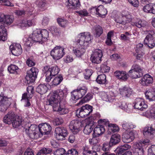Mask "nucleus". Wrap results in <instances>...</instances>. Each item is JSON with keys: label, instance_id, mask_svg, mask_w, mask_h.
<instances>
[{"label": "nucleus", "instance_id": "4c0bfd02", "mask_svg": "<svg viewBox=\"0 0 155 155\" xmlns=\"http://www.w3.org/2000/svg\"><path fill=\"white\" fill-rule=\"evenodd\" d=\"M75 90L77 91V92L79 97L81 98L86 94L87 89L85 87H78L77 89Z\"/></svg>", "mask_w": 155, "mask_h": 155}, {"label": "nucleus", "instance_id": "680f3d73", "mask_svg": "<svg viewBox=\"0 0 155 155\" xmlns=\"http://www.w3.org/2000/svg\"><path fill=\"white\" fill-rule=\"evenodd\" d=\"M131 70L138 72L139 73V72H143L142 69L141 68L140 66L137 64L133 65L132 67Z\"/></svg>", "mask_w": 155, "mask_h": 155}, {"label": "nucleus", "instance_id": "c85d7f7f", "mask_svg": "<svg viewBox=\"0 0 155 155\" xmlns=\"http://www.w3.org/2000/svg\"><path fill=\"white\" fill-rule=\"evenodd\" d=\"M35 42H38L39 43L42 44L43 41L42 39H36V40H34L33 39H26L24 44L25 46L30 47L32 45V44Z\"/></svg>", "mask_w": 155, "mask_h": 155}, {"label": "nucleus", "instance_id": "69168bd1", "mask_svg": "<svg viewBox=\"0 0 155 155\" xmlns=\"http://www.w3.org/2000/svg\"><path fill=\"white\" fill-rule=\"evenodd\" d=\"M144 23V21H143L141 20H139L137 22L134 23V25H136L138 28H140L145 26Z\"/></svg>", "mask_w": 155, "mask_h": 155}, {"label": "nucleus", "instance_id": "393cba45", "mask_svg": "<svg viewBox=\"0 0 155 155\" xmlns=\"http://www.w3.org/2000/svg\"><path fill=\"white\" fill-rule=\"evenodd\" d=\"M25 122L22 121V119L21 118L16 117L11 124L14 127L17 128L21 126L22 127V124H25Z\"/></svg>", "mask_w": 155, "mask_h": 155}, {"label": "nucleus", "instance_id": "37998d69", "mask_svg": "<svg viewBox=\"0 0 155 155\" xmlns=\"http://www.w3.org/2000/svg\"><path fill=\"white\" fill-rule=\"evenodd\" d=\"M122 126L123 128L125 130H127L130 129H133L136 127L135 125L131 123H128L126 122L122 124Z\"/></svg>", "mask_w": 155, "mask_h": 155}, {"label": "nucleus", "instance_id": "052dcab7", "mask_svg": "<svg viewBox=\"0 0 155 155\" xmlns=\"http://www.w3.org/2000/svg\"><path fill=\"white\" fill-rule=\"evenodd\" d=\"M118 106L119 107L121 108L122 109L125 110H127V108L128 107L126 104V103L125 102H119V103H118Z\"/></svg>", "mask_w": 155, "mask_h": 155}, {"label": "nucleus", "instance_id": "9b49d317", "mask_svg": "<svg viewBox=\"0 0 155 155\" xmlns=\"http://www.w3.org/2000/svg\"><path fill=\"white\" fill-rule=\"evenodd\" d=\"M12 100L11 98L0 95V109L2 111H4L7 110L11 104Z\"/></svg>", "mask_w": 155, "mask_h": 155}, {"label": "nucleus", "instance_id": "bf43d9fd", "mask_svg": "<svg viewBox=\"0 0 155 155\" xmlns=\"http://www.w3.org/2000/svg\"><path fill=\"white\" fill-rule=\"evenodd\" d=\"M92 74V70L90 69H86L84 73V78L86 79H89Z\"/></svg>", "mask_w": 155, "mask_h": 155}, {"label": "nucleus", "instance_id": "7ed1b4c3", "mask_svg": "<svg viewBox=\"0 0 155 155\" xmlns=\"http://www.w3.org/2000/svg\"><path fill=\"white\" fill-rule=\"evenodd\" d=\"M22 127L25 129V132L28 136L32 139L39 138L38 133L39 128L35 124L25 122V124H22Z\"/></svg>", "mask_w": 155, "mask_h": 155}, {"label": "nucleus", "instance_id": "3c124183", "mask_svg": "<svg viewBox=\"0 0 155 155\" xmlns=\"http://www.w3.org/2000/svg\"><path fill=\"white\" fill-rule=\"evenodd\" d=\"M71 98L74 101H76L79 99L81 98V97H80L79 95H78L77 91L74 90L72 91L71 93Z\"/></svg>", "mask_w": 155, "mask_h": 155}, {"label": "nucleus", "instance_id": "e433bc0d", "mask_svg": "<svg viewBox=\"0 0 155 155\" xmlns=\"http://www.w3.org/2000/svg\"><path fill=\"white\" fill-rule=\"evenodd\" d=\"M33 24V22L32 20H24L20 22V26L22 28L24 27H29L32 25Z\"/></svg>", "mask_w": 155, "mask_h": 155}, {"label": "nucleus", "instance_id": "423d86ee", "mask_svg": "<svg viewBox=\"0 0 155 155\" xmlns=\"http://www.w3.org/2000/svg\"><path fill=\"white\" fill-rule=\"evenodd\" d=\"M49 33L46 29L40 30L36 29L34 31L31 35H30L29 38L31 39H47L48 37Z\"/></svg>", "mask_w": 155, "mask_h": 155}, {"label": "nucleus", "instance_id": "5701e85b", "mask_svg": "<svg viewBox=\"0 0 155 155\" xmlns=\"http://www.w3.org/2000/svg\"><path fill=\"white\" fill-rule=\"evenodd\" d=\"M105 132V129L103 125H98L94 128L93 134L98 137Z\"/></svg>", "mask_w": 155, "mask_h": 155}, {"label": "nucleus", "instance_id": "09e8293b", "mask_svg": "<svg viewBox=\"0 0 155 155\" xmlns=\"http://www.w3.org/2000/svg\"><path fill=\"white\" fill-rule=\"evenodd\" d=\"M153 4L146 5L143 8V10L146 13H152Z\"/></svg>", "mask_w": 155, "mask_h": 155}, {"label": "nucleus", "instance_id": "f03ea898", "mask_svg": "<svg viewBox=\"0 0 155 155\" xmlns=\"http://www.w3.org/2000/svg\"><path fill=\"white\" fill-rule=\"evenodd\" d=\"M91 42V39H77L74 41V44L78 45V44L81 46V47L74 49L73 51L74 54L78 57H80L84 53L86 48Z\"/></svg>", "mask_w": 155, "mask_h": 155}, {"label": "nucleus", "instance_id": "f704fd0d", "mask_svg": "<svg viewBox=\"0 0 155 155\" xmlns=\"http://www.w3.org/2000/svg\"><path fill=\"white\" fill-rule=\"evenodd\" d=\"M7 34L6 29L4 26L2 25L0 26V39L7 38Z\"/></svg>", "mask_w": 155, "mask_h": 155}, {"label": "nucleus", "instance_id": "1a4fd4ad", "mask_svg": "<svg viewBox=\"0 0 155 155\" xmlns=\"http://www.w3.org/2000/svg\"><path fill=\"white\" fill-rule=\"evenodd\" d=\"M39 71L38 68L32 67L27 71L26 78L29 82H34L37 78Z\"/></svg>", "mask_w": 155, "mask_h": 155}, {"label": "nucleus", "instance_id": "a19ab883", "mask_svg": "<svg viewBox=\"0 0 155 155\" xmlns=\"http://www.w3.org/2000/svg\"><path fill=\"white\" fill-rule=\"evenodd\" d=\"M153 39H144V44L148 46V48H152L155 45Z\"/></svg>", "mask_w": 155, "mask_h": 155}, {"label": "nucleus", "instance_id": "473e14b6", "mask_svg": "<svg viewBox=\"0 0 155 155\" xmlns=\"http://www.w3.org/2000/svg\"><path fill=\"white\" fill-rule=\"evenodd\" d=\"M97 83L100 84H104L106 82V76L104 74L98 75L96 80Z\"/></svg>", "mask_w": 155, "mask_h": 155}, {"label": "nucleus", "instance_id": "a211bd4d", "mask_svg": "<svg viewBox=\"0 0 155 155\" xmlns=\"http://www.w3.org/2000/svg\"><path fill=\"white\" fill-rule=\"evenodd\" d=\"M120 94L125 98H128L130 97L132 92L131 89L126 86L124 87L119 89Z\"/></svg>", "mask_w": 155, "mask_h": 155}, {"label": "nucleus", "instance_id": "4468645a", "mask_svg": "<svg viewBox=\"0 0 155 155\" xmlns=\"http://www.w3.org/2000/svg\"><path fill=\"white\" fill-rule=\"evenodd\" d=\"M82 125L81 121L74 120L71 122L69 126L73 133L76 134L78 132L80 127Z\"/></svg>", "mask_w": 155, "mask_h": 155}, {"label": "nucleus", "instance_id": "f3484780", "mask_svg": "<svg viewBox=\"0 0 155 155\" xmlns=\"http://www.w3.org/2000/svg\"><path fill=\"white\" fill-rule=\"evenodd\" d=\"M152 77L148 74H146L140 81L139 82L143 86H148L150 84L153 82Z\"/></svg>", "mask_w": 155, "mask_h": 155}, {"label": "nucleus", "instance_id": "603ef678", "mask_svg": "<svg viewBox=\"0 0 155 155\" xmlns=\"http://www.w3.org/2000/svg\"><path fill=\"white\" fill-rule=\"evenodd\" d=\"M65 150L63 148L57 149L54 153V155H64L65 154Z\"/></svg>", "mask_w": 155, "mask_h": 155}, {"label": "nucleus", "instance_id": "4d7b16f0", "mask_svg": "<svg viewBox=\"0 0 155 155\" xmlns=\"http://www.w3.org/2000/svg\"><path fill=\"white\" fill-rule=\"evenodd\" d=\"M101 58L100 57L97 56H91V59L93 63L96 64H98L101 61Z\"/></svg>", "mask_w": 155, "mask_h": 155}, {"label": "nucleus", "instance_id": "49530a36", "mask_svg": "<svg viewBox=\"0 0 155 155\" xmlns=\"http://www.w3.org/2000/svg\"><path fill=\"white\" fill-rule=\"evenodd\" d=\"M102 50L99 49H95L93 51V53L91 56L99 57L101 58L102 56Z\"/></svg>", "mask_w": 155, "mask_h": 155}, {"label": "nucleus", "instance_id": "bb28decb", "mask_svg": "<svg viewBox=\"0 0 155 155\" xmlns=\"http://www.w3.org/2000/svg\"><path fill=\"white\" fill-rule=\"evenodd\" d=\"M48 90V87L45 84H40L37 87L36 91L41 94L46 93Z\"/></svg>", "mask_w": 155, "mask_h": 155}, {"label": "nucleus", "instance_id": "de8ad7c7", "mask_svg": "<svg viewBox=\"0 0 155 155\" xmlns=\"http://www.w3.org/2000/svg\"><path fill=\"white\" fill-rule=\"evenodd\" d=\"M93 129L92 125H87L85 127L83 132L85 134H89L92 131Z\"/></svg>", "mask_w": 155, "mask_h": 155}, {"label": "nucleus", "instance_id": "cd10ccee", "mask_svg": "<svg viewBox=\"0 0 155 155\" xmlns=\"http://www.w3.org/2000/svg\"><path fill=\"white\" fill-rule=\"evenodd\" d=\"M154 129L151 127H148L144 129L143 131V135L148 137H151Z\"/></svg>", "mask_w": 155, "mask_h": 155}, {"label": "nucleus", "instance_id": "774afa93", "mask_svg": "<svg viewBox=\"0 0 155 155\" xmlns=\"http://www.w3.org/2000/svg\"><path fill=\"white\" fill-rule=\"evenodd\" d=\"M148 155H155V145L148 149Z\"/></svg>", "mask_w": 155, "mask_h": 155}, {"label": "nucleus", "instance_id": "dca6fc26", "mask_svg": "<svg viewBox=\"0 0 155 155\" xmlns=\"http://www.w3.org/2000/svg\"><path fill=\"white\" fill-rule=\"evenodd\" d=\"M10 49L12 54L16 56L20 55L22 52L21 46L19 44L14 43L11 45Z\"/></svg>", "mask_w": 155, "mask_h": 155}, {"label": "nucleus", "instance_id": "8fccbe9b", "mask_svg": "<svg viewBox=\"0 0 155 155\" xmlns=\"http://www.w3.org/2000/svg\"><path fill=\"white\" fill-rule=\"evenodd\" d=\"M98 136H96L93 134V137L92 139H90L89 140V142L90 144L92 145L98 143L99 141V139L97 138Z\"/></svg>", "mask_w": 155, "mask_h": 155}, {"label": "nucleus", "instance_id": "72a5a7b5", "mask_svg": "<svg viewBox=\"0 0 155 155\" xmlns=\"http://www.w3.org/2000/svg\"><path fill=\"white\" fill-rule=\"evenodd\" d=\"M130 76L133 78H137L141 77L143 76V72L136 71L133 70H130L129 71Z\"/></svg>", "mask_w": 155, "mask_h": 155}, {"label": "nucleus", "instance_id": "39448f33", "mask_svg": "<svg viewBox=\"0 0 155 155\" xmlns=\"http://www.w3.org/2000/svg\"><path fill=\"white\" fill-rule=\"evenodd\" d=\"M93 111L92 107L88 104L83 106L77 110V115L78 117L85 118L89 115Z\"/></svg>", "mask_w": 155, "mask_h": 155}, {"label": "nucleus", "instance_id": "6e6552de", "mask_svg": "<svg viewBox=\"0 0 155 155\" xmlns=\"http://www.w3.org/2000/svg\"><path fill=\"white\" fill-rule=\"evenodd\" d=\"M131 20V16L129 12L127 11H122L121 16L118 17L115 19L116 22L123 25L130 21Z\"/></svg>", "mask_w": 155, "mask_h": 155}, {"label": "nucleus", "instance_id": "7c9ffc66", "mask_svg": "<svg viewBox=\"0 0 155 155\" xmlns=\"http://www.w3.org/2000/svg\"><path fill=\"white\" fill-rule=\"evenodd\" d=\"M82 150L83 155H97L96 151L90 150L87 147H83Z\"/></svg>", "mask_w": 155, "mask_h": 155}, {"label": "nucleus", "instance_id": "338daca9", "mask_svg": "<svg viewBox=\"0 0 155 155\" xmlns=\"http://www.w3.org/2000/svg\"><path fill=\"white\" fill-rule=\"evenodd\" d=\"M147 117L153 118H155V109L151 107L150 111V115Z\"/></svg>", "mask_w": 155, "mask_h": 155}, {"label": "nucleus", "instance_id": "864d4df0", "mask_svg": "<svg viewBox=\"0 0 155 155\" xmlns=\"http://www.w3.org/2000/svg\"><path fill=\"white\" fill-rule=\"evenodd\" d=\"M95 29L96 31L97 36H100L103 33L102 28L99 25L95 26Z\"/></svg>", "mask_w": 155, "mask_h": 155}, {"label": "nucleus", "instance_id": "e2e57ef3", "mask_svg": "<svg viewBox=\"0 0 155 155\" xmlns=\"http://www.w3.org/2000/svg\"><path fill=\"white\" fill-rule=\"evenodd\" d=\"M110 68L105 64H102L101 67V70L103 73H106L109 71Z\"/></svg>", "mask_w": 155, "mask_h": 155}, {"label": "nucleus", "instance_id": "2eb2a0df", "mask_svg": "<svg viewBox=\"0 0 155 155\" xmlns=\"http://www.w3.org/2000/svg\"><path fill=\"white\" fill-rule=\"evenodd\" d=\"M134 107L135 109L143 111L148 107L147 104L143 100L140 98H136L134 102Z\"/></svg>", "mask_w": 155, "mask_h": 155}, {"label": "nucleus", "instance_id": "aec40b11", "mask_svg": "<svg viewBox=\"0 0 155 155\" xmlns=\"http://www.w3.org/2000/svg\"><path fill=\"white\" fill-rule=\"evenodd\" d=\"M16 116L13 112H9L4 117L3 122L5 124H11Z\"/></svg>", "mask_w": 155, "mask_h": 155}, {"label": "nucleus", "instance_id": "6ab92c4d", "mask_svg": "<svg viewBox=\"0 0 155 155\" xmlns=\"http://www.w3.org/2000/svg\"><path fill=\"white\" fill-rule=\"evenodd\" d=\"M133 147V153L134 155H143L144 151L141 144L136 143Z\"/></svg>", "mask_w": 155, "mask_h": 155}, {"label": "nucleus", "instance_id": "79ce46f5", "mask_svg": "<svg viewBox=\"0 0 155 155\" xmlns=\"http://www.w3.org/2000/svg\"><path fill=\"white\" fill-rule=\"evenodd\" d=\"M92 97V94L90 93H87L85 97L83 98V100H81L78 104H81L84 102L89 101Z\"/></svg>", "mask_w": 155, "mask_h": 155}, {"label": "nucleus", "instance_id": "2f4dec72", "mask_svg": "<svg viewBox=\"0 0 155 155\" xmlns=\"http://www.w3.org/2000/svg\"><path fill=\"white\" fill-rule=\"evenodd\" d=\"M149 50V48L147 47L144 46L142 44L139 43L137 45L135 51L136 52H148Z\"/></svg>", "mask_w": 155, "mask_h": 155}, {"label": "nucleus", "instance_id": "c756f323", "mask_svg": "<svg viewBox=\"0 0 155 155\" xmlns=\"http://www.w3.org/2000/svg\"><path fill=\"white\" fill-rule=\"evenodd\" d=\"M52 151V149L49 148L43 147L39 150L36 155H43L44 154L51 153Z\"/></svg>", "mask_w": 155, "mask_h": 155}, {"label": "nucleus", "instance_id": "ea45409f", "mask_svg": "<svg viewBox=\"0 0 155 155\" xmlns=\"http://www.w3.org/2000/svg\"><path fill=\"white\" fill-rule=\"evenodd\" d=\"M8 69L10 73L17 74L19 68L16 65L12 64L8 67Z\"/></svg>", "mask_w": 155, "mask_h": 155}, {"label": "nucleus", "instance_id": "a18cd8bd", "mask_svg": "<svg viewBox=\"0 0 155 155\" xmlns=\"http://www.w3.org/2000/svg\"><path fill=\"white\" fill-rule=\"evenodd\" d=\"M80 38L88 39L91 38V34L89 32H85L80 33L78 35Z\"/></svg>", "mask_w": 155, "mask_h": 155}, {"label": "nucleus", "instance_id": "6e6d98bb", "mask_svg": "<svg viewBox=\"0 0 155 155\" xmlns=\"http://www.w3.org/2000/svg\"><path fill=\"white\" fill-rule=\"evenodd\" d=\"M74 13H77L80 16H86L88 15V13L87 10L85 9L81 10L80 11H76L74 12Z\"/></svg>", "mask_w": 155, "mask_h": 155}, {"label": "nucleus", "instance_id": "0e129e2a", "mask_svg": "<svg viewBox=\"0 0 155 155\" xmlns=\"http://www.w3.org/2000/svg\"><path fill=\"white\" fill-rule=\"evenodd\" d=\"M78 151L74 149L68 150L66 153V155H78Z\"/></svg>", "mask_w": 155, "mask_h": 155}, {"label": "nucleus", "instance_id": "58836bf2", "mask_svg": "<svg viewBox=\"0 0 155 155\" xmlns=\"http://www.w3.org/2000/svg\"><path fill=\"white\" fill-rule=\"evenodd\" d=\"M4 23L7 25H10L13 21L14 17L12 15H5Z\"/></svg>", "mask_w": 155, "mask_h": 155}, {"label": "nucleus", "instance_id": "5fc2aeb1", "mask_svg": "<svg viewBox=\"0 0 155 155\" xmlns=\"http://www.w3.org/2000/svg\"><path fill=\"white\" fill-rule=\"evenodd\" d=\"M64 122L63 119L61 117H56L54 120V124L56 125L62 124Z\"/></svg>", "mask_w": 155, "mask_h": 155}, {"label": "nucleus", "instance_id": "0eeeda50", "mask_svg": "<svg viewBox=\"0 0 155 155\" xmlns=\"http://www.w3.org/2000/svg\"><path fill=\"white\" fill-rule=\"evenodd\" d=\"M51 55L53 58L58 60L62 58L65 54L64 48L60 46H56L52 49L50 52Z\"/></svg>", "mask_w": 155, "mask_h": 155}, {"label": "nucleus", "instance_id": "f257e3e1", "mask_svg": "<svg viewBox=\"0 0 155 155\" xmlns=\"http://www.w3.org/2000/svg\"><path fill=\"white\" fill-rule=\"evenodd\" d=\"M65 97L62 90H58L54 91L48 100L49 104L53 107V110L58 112L61 115L65 114L68 112L64 105Z\"/></svg>", "mask_w": 155, "mask_h": 155}, {"label": "nucleus", "instance_id": "c9c22d12", "mask_svg": "<svg viewBox=\"0 0 155 155\" xmlns=\"http://www.w3.org/2000/svg\"><path fill=\"white\" fill-rule=\"evenodd\" d=\"M70 4L74 9H78L80 6V3L79 0H68Z\"/></svg>", "mask_w": 155, "mask_h": 155}, {"label": "nucleus", "instance_id": "9d476101", "mask_svg": "<svg viewBox=\"0 0 155 155\" xmlns=\"http://www.w3.org/2000/svg\"><path fill=\"white\" fill-rule=\"evenodd\" d=\"M137 134L135 130H132L127 133H124L122 136V140L126 143H130L137 137Z\"/></svg>", "mask_w": 155, "mask_h": 155}, {"label": "nucleus", "instance_id": "a878e982", "mask_svg": "<svg viewBox=\"0 0 155 155\" xmlns=\"http://www.w3.org/2000/svg\"><path fill=\"white\" fill-rule=\"evenodd\" d=\"M63 80V78L62 76L61 75H59L54 79L52 82L50 83V85L53 87L54 86H56L59 84Z\"/></svg>", "mask_w": 155, "mask_h": 155}, {"label": "nucleus", "instance_id": "c03bdc74", "mask_svg": "<svg viewBox=\"0 0 155 155\" xmlns=\"http://www.w3.org/2000/svg\"><path fill=\"white\" fill-rule=\"evenodd\" d=\"M57 21L59 25L63 27H65L68 23V21L61 18H57Z\"/></svg>", "mask_w": 155, "mask_h": 155}, {"label": "nucleus", "instance_id": "412c9836", "mask_svg": "<svg viewBox=\"0 0 155 155\" xmlns=\"http://www.w3.org/2000/svg\"><path fill=\"white\" fill-rule=\"evenodd\" d=\"M147 99L150 101H155V88L147 91L145 94Z\"/></svg>", "mask_w": 155, "mask_h": 155}, {"label": "nucleus", "instance_id": "ddd939ff", "mask_svg": "<svg viewBox=\"0 0 155 155\" xmlns=\"http://www.w3.org/2000/svg\"><path fill=\"white\" fill-rule=\"evenodd\" d=\"M55 136L58 140H63L65 139V137L68 135L67 130L64 127H57L55 128Z\"/></svg>", "mask_w": 155, "mask_h": 155}, {"label": "nucleus", "instance_id": "f8f14e48", "mask_svg": "<svg viewBox=\"0 0 155 155\" xmlns=\"http://www.w3.org/2000/svg\"><path fill=\"white\" fill-rule=\"evenodd\" d=\"M38 127L39 129L38 131L39 137H41L43 135L49 134L51 130L50 125L48 123L39 124Z\"/></svg>", "mask_w": 155, "mask_h": 155}, {"label": "nucleus", "instance_id": "13d9d810", "mask_svg": "<svg viewBox=\"0 0 155 155\" xmlns=\"http://www.w3.org/2000/svg\"><path fill=\"white\" fill-rule=\"evenodd\" d=\"M111 146H110V143L109 144L108 143H104L102 145V150L104 151V153L109 152L110 149V147Z\"/></svg>", "mask_w": 155, "mask_h": 155}, {"label": "nucleus", "instance_id": "20e7f679", "mask_svg": "<svg viewBox=\"0 0 155 155\" xmlns=\"http://www.w3.org/2000/svg\"><path fill=\"white\" fill-rule=\"evenodd\" d=\"M42 70L46 77L45 81L48 82L50 81L53 76H54L58 74L60 69L57 66H52L51 68L45 66L44 67Z\"/></svg>", "mask_w": 155, "mask_h": 155}, {"label": "nucleus", "instance_id": "4be33fe9", "mask_svg": "<svg viewBox=\"0 0 155 155\" xmlns=\"http://www.w3.org/2000/svg\"><path fill=\"white\" fill-rule=\"evenodd\" d=\"M120 140V137L118 134H115L112 135L111 137L110 144V146L115 145L118 143Z\"/></svg>", "mask_w": 155, "mask_h": 155}, {"label": "nucleus", "instance_id": "b1692460", "mask_svg": "<svg viewBox=\"0 0 155 155\" xmlns=\"http://www.w3.org/2000/svg\"><path fill=\"white\" fill-rule=\"evenodd\" d=\"M97 15L101 18H104L107 13V9L103 5H100L97 7Z\"/></svg>", "mask_w": 155, "mask_h": 155}]
</instances>
